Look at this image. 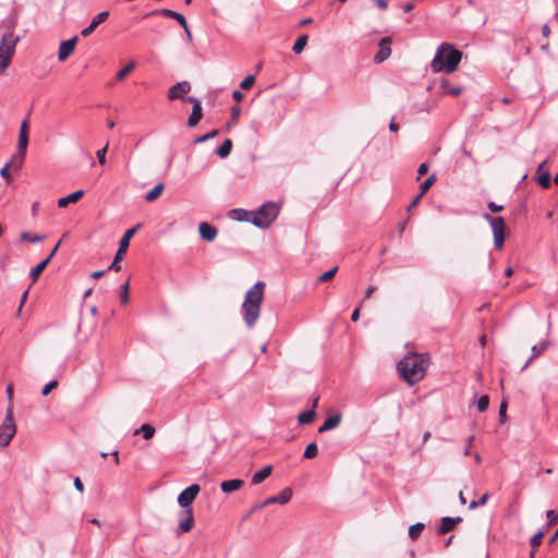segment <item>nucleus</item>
I'll return each instance as SVG.
<instances>
[{
  "label": "nucleus",
  "mask_w": 558,
  "mask_h": 558,
  "mask_svg": "<svg viewBox=\"0 0 558 558\" xmlns=\"http://www.w3.org/2000/svg\"><path fill=\"white\" fill-rule=\"evenodd\" d=\"M428 366L426 354L409 352L398 363V371L401 377L409 384L414 385L424 378Z\"/></svg>",
  "instance_id": "1"
},
{
  "label": "nucleus",
  "mask_w": 558,
  "mask_h": 558,
  "mask_svg": "<svg viewBox=\"0 0 558 558\" xmlns=\"http://www.w3.org/2000/svg\"><path fill=\"white\" fill-rule=\"evenodd\" d=\"M265 284L263 281L256 282L246 291L242 304V315L247 328H253L260 315V307L264 300Z\"/></svg>",
  "instance_id": "2"
},
{
  "label": "nucleus",
  "mask_w": 558,
  "mask_h": 558,
  "mask_svg": "<svg viewBox=\"0 0 558 558\" xmlns=\"http://www.w3.org/2000/svg\"><path fill=\"white\" fill-rule=\"evenodd\" d=\"M201 490L198 484H192L178 496V504L183 508L180 512V522L178 526L179 533H187L194 525V514L191 507L192 502L196 498Z\"/></svg>",
  "instance_id": "3"
},
{
  "label": "nucleus",
  "mask_w": 558,
  "mask_h": 558,
  "mask_svg": "<svg viewBox=\"0 0 558 558\" xmlns=\"http://www.w3.org/2000/svg\"><path fill=\"white\" fill-rule=\"evenodd\" d=\"M462 52L450 44H441L432 61L433 72L452 73L458 68Z\"/></svg>",
  "instance_id": "4"
},
{
  "label": "nucleus",
  "mask_w": 558,
  "mask_h": 558,
  "mask_svg": "<svg viewBox=\"0 0 558 558\" xmlns=\"http://www.w3.org/2000/svg\"><path fill=\"white\" fill-rule=\"evenodd\" d=\"M14 24L9 22L7 31L1 36L0 40V74H2L11 64V60L14 56L15 48L20 41V36H15L13 33Z\"/></svg>",
  "instance_id": "5"
},
{
  "label": "nucleus",
  "mask_w": 558,
  "mask_h": 558,
  "mask_svg": "<svg viewBox=\"0 0 558 558\" xmlns=\"http://www.w3.org/2000/svg\"><path fill=\"white\" fill-rule=\"evenodd\" d=\"M279 207L275 203H267L259 207L252 218V223L258 228H267L277 218Z\"/></svg>",
  "instance_id": "6"
},
{
  "label": "nucleus",
  "mask_w": 558,
  "mask_h": 558,
  "mask_svg": "<svg viewBox=\"0 0 558 558\" xmlns=\"http://www.w3.org/2000/svg\"><path fill=\"white\" fill-rule=\"evenodd\" d=\"M15 433L16 426L13 420V409L9 405L5 412V417L0 425V445L2 447L9 446Z\"/></svg>",
  "instance_id": "7"
},
{
  "label": "nucleus",
  "mask_w": 558,
  "mask_h": 558,
  "mask_svg": "<svg viewBox=\"0 0 558 558\" xmlns=\"http://www.w3.org/2000/svg\"><path fill=\"white\" fill-rule=\"evenodd\" d=\"M484 219L487 220L492 227L494 234V245L496 248L500 250L504 246L505 242V230L506 222L502 217H494L489 214H484Z\"/></svg>",
  "instance_id": "8"
},
{
  "label": "nucleus",
  "mask_w": 558,
  "mask_h": 558,
  "mask_svg": "<svg viewBox=\"0 0 558 558\" xmlns=\"http://www.w3.org/2000/svg\"><path fill=\"white\" fill-rule=\"evenodd\" d=\"M140 228H141V225H137L134 228H131L125 231V233L123 234V236L120 240L119 248L116 253L114 259L111 263V265L108 267L109 270L113 269V270L118 271L121 269L119 260L125 255L132 236L137 232V230Z\"/></svg>",
  "instance_id": "9"
},
{
  "label": "nucleus",
  "mask_w": 558,
  "mask_h": 558,
  "mask_svg": "<svg viewBox=\"0 0 558 558\" xmlns=\"http://www.w3.org/2000/svg\"><path fill=\"white\" fill-rule=\"evenodd\" d=\"M292 497V489L289 487L283 488L277 496H271L265 499L264 501L256 504L253 506L252 511H258L263 509L264 507H267L269 505L274 504H280L286 505L290 501Z\"/></svg>",
  "instance_id": "10"
},
{
  "label": "nucleus",
  "mask_w": 558,
  "mask_h": 558,
  "mask_svg": "<svg viewBox=\"0 0 558 558\" xmlns=\"http://www.w3.org/2000/svg\"><path fill=\"white\" fill-rule=\"evenodd\" d=\"M191 92V84L187 81H182L168 89V98L170 100L185 99L186 95Z\"/></svg>",
  "instance_id": "11"
},
{
  "label": "nucleus",
  "mask_w": 558,
  "mask_h": 558,
  "mask_svg": "<svg viewBox=\"0 0 558 558\" xmlns=\"http://www.w3.org/2000/svg\"><path fill=\"white\" fill-rule=\"evenodd\" d=\"M77 43V37L74 36L68 40H64L59 46L58 60L60 62L65 61L74 51Z\"/></svg>",
  "instance_id": "12"
},
{
  "label": "nucleus",
  "mask_w": 558,
  "mask_h": 558,
  "mask_svg": "<svg viewBox=\"0 0 558 558\" xmlns=\"http://www.w3.org/2000/svg\"><path fill=\"white\" fill-rule=\"evenodd\" d=\"M391 39L390 37H383L379 40V50L375 56V61L380 63L384 62L386 59H388L391 54L390 49Z\"/></svg>",
  "instance_id": "13"
},
{
  "label": "nucleus",
  "mask_w": 558,
  "mask_h": 558,
  "mask_svg": "<svg viewBox=\"0 0 558 558\" xmlns=\"http://www.w3.org/2000/svg\"><path fill=\"white\" fill-rule=\"evenodd\" d=\"M198 232L203 240L211 242L218 234V229L208 222H201L198 226Z\"/></svg>",
  "instance_id": "14"
},
{
  "label": "nucleus",
  "mask_w": 558,
  "mask_h": 558,
  "mask_svg": "<svg viewBox=\"0 0 558 558\" xmlns=\"http://www.w3.org/2000/svg\"><path fill=\"white\" fill-rule=\"evenodd\" d=\"M28 145V136H19L17 141V153L12 157V163L19 158L17 168H21L26 155Z\"/></svg>",
  "instance_id": "15"
},
{
  "label": "nucleus",
  "mask_w": 558,
  "mask_h": 558,
  "mask_svg": "<svg viewBox=\"0 0 558 558\" xmlns=\"http://www.w3.org/2000/svg\"><path fill=\"white\" fill-rule=\"evenodd\" d=\"M462 521L461 517H444L441 519V524L438 527L439 534H446L454 529L457 524H459Z\"/></svg>",
  "instance_id": "16"
},
{
  "label": "nucleus",
  "mask_w": 558,
  "mask_h": 558,
  "mask_svg": "<svg viewBox=\"0 0 558 558\" xmlns=\"http://www.w3.org/2000/svg\"><path fill=\"white\" fill-rule=\"evenodd\" d=\"M244 485V482L239 478L223 481L220 484V488L226 494H231L239 490Z\"/></svg>",
  "instance_id": "17"
},
{
  "label": "nucleus",
  "mask_w": 558,
  "mask_h": 558,
  "mask_svg": "<svg viewBox=\"0 0 558 558\" xmlns=\"http://www.w3.org/2000/svg\"><path fill=\"white\" fill-rule=\"evenodd\" d=\"M83 195H84V191L83 190H78V191H76L74 193H71L68 196L59 198L58 199V206L60 208H64L70 203H75V202L80 201L83 197Z\"/></svg>",
  "instance_id": "18"
},
{
  "label": "nucleus",
  "mask_w": 558,
  "mask_h": 558,
  "mask_svg": "<svg viewBox=\"0 0 558 558\" xmlns=\"http://www.w3.org/2000/svg\"><path fill=\"white\" fill-rule=\"evenodd\" d=\"M203 117V108H202V105H195L193 106L192 108V112L190 114V117L187 118V125L190 128H194L197 125V123L201 121Z\"/></svg>",
  "instance_id": "19"
},
{
  "label": "nucleus",
  "mask_w": 558,
  "mask_h": 558,
  "mask_svg": "<svg viewBox=\"0 0 558 558\" xmlns=\"http://www.w3.org/2000/svg\"><path fill=\"white\" fill-rule=\"evenodd\" d=\"M340 422H341L340 414L329 416L325 420L323 425L318 428V433H324V432L330 430L332 428H336L340 424Z\"/></svg>",
  "instance_id": "20"
},
{
  "label": "nucleus",
  "mask_w": 558,
  "mask_h": 558,
  "mask_svg": "<svg viewBox=\"0 0 558 558\" xmlns=\"http://www.w3.org/2000/svg\"><path fill=\"white\" fill-rule=\"evenodd\" d=\"M271 472H272L271 465L264 466L262 470H259L258 472L253 474L252 484L258 485V484L263 483L268 476H270Z\"/></svg>",
  "instance_id": "21"
},
{
  "label": "nucleus",
  "mask_w": 558,
  "mask_h": 558,
  "mask_svg": "<svg viewBox=\"0 0 558 558\" xmlns=\"http://www.w3.org/2000/svg\"><path fill=\"white\" fill-rule=\"evenodd\" d=\"M159 13L166 17H171L175 20L183 28H186V19L184 17L183 14L170 9H161Z\"/></svg>",
  "instance_id": "22"
},
{
  "label": "nucleus",
  "mask_w": 558,
  "mask_h": 558,
  "mask_svg": "<svg viewBox=\"0 0 558 558\" xmlns=\"http://www.w3.org/2000/svg\"><path fill=\"white\" fill-rule=\"evenodd\" d=\"M317 402H318V399L316 398L314 400L313 409L304 411L299 414L298 422L300 424L304 425V424H310L311 422H313V420L315 417V408L317 405Z\"/></svg>",
  "instance_id": "23"
},
{
  "label": "nucleus",
  "mask_w": 558,
  "mask_h": 558,
  "mask_svg": "<svg viewBox=\"0 0 558 558\" xmlns=\"http://www.w3.org/2000/svg\"><path fill=\"white\" fill-rule=\"evenodd\" d=\"M547 345H548V342H547V341H544V342H542V343H539V344H535V345H533V347H532V355H531V357L529 359V361L524 364V366L522 367V369L526 368V367H527V365L530 364V362H531L532 360H534L535 357H537L538 355H541V354H542V352H544V351L546 350Z\"/></svg>",
  "instance_id": "24"
},
{
  "label": "nucleus",
  "mask_w": 558,
  "mask_h": 558,
  "mask_svg": "<svg viewBox=\"0 0 558 558\" xmlns=\"http://www.w3.org/2000/svg\"><path fill=\"white\" fill-rule=\"evenodd\" d=\"M232 149V141L227 138L225 142L217 148L216 154L220 158H227Z\"/></svg>",
  "instance_id": "25"
},
{
  "label": "nucleus",
  "mask_w": 558,
  "mask_h": 558,
  "mask_svg": "<svg viewBox=\"0 0 558 558\" xmlns=\"http://www.w3.org/2000/svg\"><path fill=\"white\" fill-rule=\"evenodd\" d=\"M165 185L162 183L156 184L145 196L147 202L156 201L162 193Z\"/></svg>",
  "instance_id": "26"
},
{
  "label": "nucleus",
  "mask_w": 558,
  "mask_h": 558,
  "mask_svg": "<svg viewBox=\"0 0 558 558\" xmlns=\"http://www.w3.org/2000/svg\"><path fill=\"white\" fill-rule=\"evenodd\" d=\"M135 61H130L117 73L116 80L123 81L135 69Z\"/></svg>",
  "instance_id": "27"
},
{
  "label": "nucleus",
  "mask_w": 558,
  "mask_h": 558,
  "mask_svg": "<svg viewBox=\"0 0 558 558\" xmlns=\"http://www.w3.org/2000/svg\"><path fill=\"white\" fill-rule=\"evenodd\" d=\"M441 89L444 93L452 95V96H459L462 93V88L460 86H450L449 82L447 80H444L441 82Z\"/></svg>",
  "instance_id": "28"
},
{
  "label": "nucleus",
  "mask_w": 558,
  "mask_h": 558,
  "mask_svg": "<svg viewBox=\"0 0 558 558\" xmlns=\"http://www.w3.org/2000/svg\"><path fill=\"white\" fill-rule=\"evenodd\" d=\"M155 432L156 430L151 425L143 424L138 429L134 432V434L137 435L138 433H142L145 439H150L155 435Z\"/></svg>",
  "instance_id": "29"
},
{
  "label": "nucleus",
  "mask_w": 558,
  "mask_h": 558,
  "mask_svg": "<svg viewBox=\"0 0 558 558\" xmlns=\"http://www.w3.org/2000/svg\"><path fill=\"white\" fill-rule=\"evenodd\" d=\"M21 241H28L31 243H38L45 240L44 235L40 234H31L28 232H22L20 235Z\"/></svg>",
  "instance_id": "30"
},
{
  "label": "nucleus",
  "mask_w": 558,
  "mask_h": 558,
  "mask_svg": "<svg viewBox=\"0 0 558 558\" xmlns=\"http://www.w3.org/2000/svg\"><path fill=\"white\" fill-rule=\"evenodd\" d=\"M308 36L307 35H301L296 41L294 43L292 49L295 53H301L304 49V47L307 44Z\"/></svg>",
  "instance_id": "31"
},
{
  "label": "nucleus",
  "mask_w": 558,
  "mask_h": 558,
  "mask_svg": "<svg viewBox=\"0 0 558 558\" xmlns=\"http://www.w3.org/2000/svg\"><path fill=\"white\" fill-rule=\"evenodd\" d=\"M317 453H318L317 445L315 442H311L306 446L303 457L305 459H313L317 456Z\"/></svg>",
  "instance_id": "32"
},
{
  "label": "nucleus",
  "mask_w": 558,
  "mask_h": 558,
  "mask_svg": "<svg viewBox=\"0 0 558 558\" xmlns=\"http://www.w3.org/2000/svg\"><path fill=\"white\" fill-rule=\"evenodd\" d=\"M129 292H130V282L129 280H126L122 286H121V291H120V302L121 304H128L129 303Z\"/></svg>",
  "instance_id": "33"
},
{
  "label": "nucleus",
  "mask_w": 558,
  "mask_h": 558,
  "mask_svg": "<svg viewBox=\"0 0 558 558\" xmlns=\"http://www.w3.org/2000/svg\"><path fill=\"white\" fill-rule=\"evenodd\" d=\"M424 530V524L418 522V523H415L413 525L410 526L409 529V536L412 538V539H416L420 534L422 533V531Z\"/></svg>",
  "instance_id": "34"
},
{
  "label": "nucleus",
  "mask_w": 558,
  "mask_h": 558,
  "mask_svg": "<svg viewBox=\"0 0 558 558\" xmlns=\"http://www.w3.org/2000/svg\"><path fill=\"white\" fill-rule=\"evenodd\" d=\"M437 177L435 173L430 174L422 184H421V194H425L430 186L436 182Z\"/></svg>",
  "instance_id": "35"
},
{
  "label": "nucleus",
  "mask_w": 558,
  "mask_h": 558,
  "mask_svg": "<svg viewBox=\"0 0 558 558\" xmlns=\"http://www.w3.org/2000/svg\"><path fill=\"white\" fill-rule=\"evenodd\" d=\"M337 271H338V266H335L333 268L329 269L328 271H325L324 274H322L317 278V282H326V281L331 280L335 277V275L337 274Z\"/></svg>",
  "instance_id": "36"
},
{
  "label": "nucleus",
  "mask_w": 558,
  "mask_h": 558,
  "mask_svg": "<svg viewBox=\"0 0 558 558\" xmlns=\"http://www.w3.org/2000/svg\"><path fill=\"white\" fill-rule=\"evenodd\" d=\"M537 182L543 189H548L550 186V173L547 171L542 172L537 177Z\"/></svg>",
  "instance_id": "37"
},
{
  "label": "nucleus",
  "mask_w": 558,
  "mask_h": 558,
  "mask_svg": "<svg viewBox=\"0 0 558 558\" xmlns=\"http://www.w3.org/2000/svg\"><path fill=\"white\" fill-rule=\"evenodd\" d=\"M45 268L46 266L44 265V263L40 262L31 269L29 276L34 282L37 281V279L39 278L40 274L44 271Z\"/></svg>",
  "instance_id": "38"
},
{
  "label": "nucleus",
  "mask_w": 558,
  "mask_h": 558,
  "mask_svg": "<svg viewBox=\"0 0 558 558\" xmlns=\"http://www.w3.org/2000/svg\"><path fill=\"white\" fill-rule=\"evenodd\" d=\"M488 405H489L488 396H481L476 402L477 410L480 412H484L487 410Z\"/></svg>",
  "instance_id": "39"
},
{
  "label": "nucleus",
  "mask_w": 558,
  "mask_h": 558,
  "mask_svg": "<svg viewBox=\"0 0 558 558\" xmlns=\"http://www.w3.org/2000/svg\"><path fill=\"white\" fill-rule=\"evenodd\" d=\"M108 16H109V12L102 11L93 17L92 24H94L97 27L98 25L104 23L108 19Z\"/></svg>",
  "instance_id": "40"
},
{
  "label": "nucleus",
  "mask_w": 558,
  "mask_h": 558,
  "mask_svg": "<svg viewBox=\"0 0 558 558\" xmlns=\"http://www.w3.org/2000/svg\"><path fill=\"white\" fill-rule=\"evenodd\" d=\"M217 135H218V131L217 130H213L209 133H206V134H204L202 136L196 137L194 140V143L195 144H202V143H204V142H206L208 140H211V138L216 137Z\"/></svg>",
  "instance_id": "41"
},
{
  "label": "nucleus",
  "mask_w": 558,
  "mask_h": 558,
  "mask_svg": "<svg viewBox=\"0 0 558 558\" xmlns=\"http://www.w3.org/2000/svg\"><path fill=\"white\" fill-rule=\"evenodd\" d=\"M544 531H538L536 534L532 536L530 544L534 549L541 545L542 539L544 537Z\"/></svg>",
  "instance_id": "42"
},
{
  "label": "nucleus",
  "mask_w": 558,
  "mask_h": 558,
  "mask_svg": "<svg viewBox=\"0 0 558 558\" xmlns=\"http://www.w3.org/2000/svg\"><path fill=\"white\" fill-rule=\"evenodd\" d=\"M488 494L485 493L478 500H472L469 505V508L471 510L477 508L478 506H484L486 505L487 500H488Z\"/></svg>",
  "instance_id": "43"
},
{
  "label": "nucleus",
  "mask_w": 558,
  "mask_h": 558,
  "mask_svg": "<svg viewBox=\"0 0 558 558\" xmlns=\"http://www.w3.org/2000/svg\"><path fill=\"white\" fill-rule=\"evenodd\" d=\"M246 215H247V211L243 210V209H233L230 211V217L232 219H236V220H247L246 219Z\"/></svg>",
  "instance_id": "44"
},
{
  "label": "nucleus",
  "mask_w": 558,
  "mask_h": 558,
  "mask_svg": "<svg viewBox=\"0 0 558 558\" xmlns=\"http://www.w3.org/2000/svg\"><path fill=\"white\" fill-rule=\"evenodd\" d=\"M254 83H255V76L254 75H247L241 82L240 87L242 89H250L254 85Z\"/></svg>",
  "instance_id": "45"
},
{
  "label": "nucleus",
  "mask_w": 558,
  "mask_h": 558,
  "mask_svg": "<svg viewBox=\"0 0 558 558\" xmlns=\"http://www.w3.org/2000/svg\"><path fill=\"white\" fill-rule=\"evenodd\" d=\"M108 150V143L100 149L97 150L96 156L100 165L106 163V153Z\"/></svg>",
  "instance_id": "46"
},
{
  "label": "nucleus",
  "mask_w": 558,
  "mask_h": 558,
  "mask_svg": "<svg viewBox=\"0 0 558 558\" xmlns=\"http://www.w3.org/2000/svg\"><path fill=\"white\" fill-rule=\"evenodd\" d=\"M546 517L548 519V526L553 525L558 520V513L555 512L554 510H548L546 512Z\"/></svg>",
  "instance_id": "47"
},
{
  "label": "nucleus",
  "mask_w": 558,
  "mask_h": 558,
  "mask_svg": "<svg viewBox=\"0 0 558 558\" xmlns=\"http://www.w3.org/2000/svg\"><path fill=\"white\" fill-rule=\"evenodd\" d=\"M58 385V381L57 380H51L49 381L44 388H43V396H48L49 392L54 389Z\"/></svg>",
  "instance_id": "48"
},
{
  "label": "nucleus",
  "mask_w": 558,
  "mask_h": 558,
  "mask_svg": "<svg viewBox=\"0 0 558 558\" xmlns=\"http://www.w3.org/2000/svg\"><path fill=\"white\" fill-rule=\"evenodd\" d=\"M11 168V163H5L4 167L0 170L1 178L5 179L8 182L11 181V175L9 170Z\"/></svg>",
  "instance_id": "49"
},
{
  "label": "nucleus",
  "mask_w": 558,
  "mask_h": 558,
  "mask_svg": "<svg viewBox=\"0 0 558 558\" xmlns=\"http://www.w3.org/2000/svg\"><path fill=\"white\" fill-rule=\"evenodd\" d=\"M240 116H241V108L239 106H233L231 108L232 122H236L238 119L240 118Z\"/></svg>",
  "instance_id": "50"
},
{
  "label": "nucleus",
  "mask_w": 558,
  "mask_h": 558,
  "mask_svg": "<svg viewBox=\"0 0 558 558\" xmlns=\"http://www.w3.org/2000/svg\"><path fill=\"white\" fill-rule=\"evenodd\" d=\"M19 136H28V122L26 120L21 123Z\"/></svg>",
  "instance_id": "51"
},
{
  "label": "nucleus",
  "mask_w": 558,
  "mask_h": 558,
  "mask_svg": "<svg viewBox=\"0 0 558 558\" xmlns=\"http://www.w3.org/2000/svg\"><path fill=\"white\" fill-rule=\"evenodd\" d=\"M96 29V26L94 24H89L87 27H85L82 32H81V35L83 37H88Z\"/></svg>",
  "instance_id": "52"
},
{
  "label": "nucleus",
  "mask_w": 558,
  "mask_h": 558,
  "mask_svg": "<svg viewBox=\"0 0 558 558\" xmlns=\"http://www.w3.org/2000/svg\"><path fill=\"white\" fill-rule=\"evenodd\" d=\"M506 411H507V402L501 401V403L499 405V416L501 418V422H504V418L506 416Z\"/></svg>",
  "instance_id": "53"
},
{
  "label": "nucleus",
  "mask_w": 558,
  "mask_h": 558,
  "mask_svg": "<svg viewBox=\"0 0 558 558\" xmlns=\"http://www.w3.org/2000/svg\"><path fill=\"white\" fill-rule=\"evenodd\" d=\"M422 197H423V194L418 193L415 196V198L411 202V204L408 206V208H407L408 211H410L413 207H415L420 203Z\"/></svg>",
  "instance_id": "54"
},
{
  "label": "nucleus",
  "mask_w": 558,
  "mask_h": 558,
  "mask_svg": "<svg viewBox=\"0 0 558 558\" xmlns=\"http://www.w3.org/2000/svg\"><path fill=\"white\" fill-rule=\"evenodd\" d=\"M5 392H7V396H8L9 405H11V407H12V399H13V386H12V385H8V386H7V389H5Z\"/></svg>",
  "instance_id": "55"
},
{
  "label": "nucleus",
  "mask_w": 558,
  "mask_h": 558,
  "mask_svg": "<svg viewBox=\"0 0 558 558\" xmlns=\"http://www.w3.org/2000/svg\"><path fill=\"white\" fill-rule=\"evenodd\" d=\"M376 290H377V287H376V286H369V287L366 289V291H365L364 300L369 299Z\"/></svg>",
  "instance_id": "56"
},
{
  "label": "nucleus",
  "mask_w": 558,
  "mask_h": 558,
  "mask_svg": "<svg viewBox=\"0 0 558 558\" xmlns=\"http://www.w3.org/2000/svg\"><path fill=\"white\" fill-rule=\"evenodd\" d=\"M488 208H489L490 211L497 213V211L502 210L504 206L497 205L496 203L490 202V203H488Z\"/></svg>",
  "instance_id": "57"
},
{
  "label": "nucleus",
  "mask_w": 558,
  "mask_h": 558,
  "mask_svg": "<svg viewBox=\"0 0 558 558\" xmlns=\"http://www.w3.org/2000/svg\"><path fill=\"white\" fill-rule=\"evenodd\" d=\"M427 170H428V166L426 163H421L417 169V173H418L417 180H420V177L425 174L427 172Z\"/></svg>",
  "instance_id": "58"
},
{
  "label": "nucleus",
  "mask_w": 558,
  "mask_h": 558,
  "mask_svg": "<svg viewBox=\"0 0 558 558\" xmlns=\"http://www.w3.org/2000/svg\"><path fill=\"white\" fill-rule=\"evenodd\" d=\"M74 487H75L80 493H83V492H84V485H83L82 481L80 480V477H75V478H74Z\"/></svg>",
  "instance_id": "59"
},
{
  "label": "nucleus",
  "mask_w": 558,
  "mask_h": 558,
  "mask_svg": "<svg viewBox=\"0 0 558 558\" xmlns=\"http://www.w3.org/2000/svg\"><path fill=\"white\" fill-rule=\"evenodd\" d=\"M232 97H233V99H234L235 101L240 102V101H242V100H243L244 95H243V93H241L240 90H234V92L232 93Z\"/></svg>",
  "instance_id": "60"
},
{
  "label": "nucleus",
  "mask_w": 558,
  "mask_h": 558,
  "mask_svg": "<svg viewBox=\"0 0 558 558\" xmlns=\"http://www.w3.org/2000/svg\"><path fill=\"white\" fill-rule=\"evenodd\" d=\"M542 34L544 37H548L550 35V28L547 24H544L542 27Z\"/></svg>",
  "instance_id": "61"
},
{
  "label": "nucleus",
  "mask_w": 558,
  "mask_h": 558,
  "mask_svg": "<svg viewBox=\"0 0 558 558\" xmlns=\"http://www.w3.org/2000/svg\"><path fill=\"white\" fill-rule=\"evenodd\" d=\"M376 4L381 9V10H386L387 7H388V2L387 0H376Z\"/></svg>",
  "instance_id": "62"
},
{
  "label": "nucleus",
  "mask_w": 558,
  "mask_h": 558,
  "mask_svg": "<svg viewBox=\"0 0 558 558\" xmlns=\"http://www.w3.org/2000/svg\"><path fill=\"white\" fill-rule=\"evenodd\" d=\"M185 100H187L189 102L193 104V106H195L196 104L197 105H202L201 100L197 99L196 97H193V96L186 97Z\"/></svg>",
  "instance_id": "63"
},
{
  "label": "nucleus",
  "mask_w": 558,
  "mask_h": 558,
  "mask_svg": "<svg viewBox=\"0 0 558 558\" xmlns=\"http://www.w3.org/2000/svg\"><path fill=\"white\" fill-rule=\"evenodd\" d=\"M359 318H360V308L357 307V308H355V310L353 311L352 316H351V319H352L353 322H357V320H359Z\"/></svg>",
  "instance_id": "64"
}]
</instances>
